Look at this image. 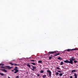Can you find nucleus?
Masks as SVG:
<instances>
[{"label":"nucleus","mask_w":78,"mask_h":78,"mask_svg":"<svg viewBox=\"0 0 78 78\" xmlns=\"http://www.w3.org/2000/svg\"><path fill=\"white\" fill-rule=\"evenodd\" d=\"M15 69H14V70L15 71V72H14V73H17L18 72V69H18V68L17 66H16L15 67Z\"/></svg>","instance_id":"f03ea898"},{"label":"nucleus","mask_w":78,"mask_h":78,"mask_svg":"<svg viewBox=\"0 0 78 78\" xmlns=\"http://www.w3.org/2000/svg\"><path fill=\"white\" fill-rule=\"evenodd\" d=\"M47 72H48L49 74V76L51 77V72L50 70H47Z\"/></svg>","instance_id":"7ed1b4c3"},{"label":"nucleus","mask_w":78,"mask_h":78,"mask_svg":"<svg viewBox=\"0 0 78 78\" xmlns=\"http://www.w3.org/2000/svg\"><path fill=\"white\" fill-rule=\"evenodd\" d=\"M26 73H28L27 72Z\"/></svg>","instance_id":"79ce46f5"},{"label":"nucleus","mask_w":78,"mask_h":78,"mask_svg":"<svg viewBox=\"0 0 78 78\" xmlns=\"http://www.w3.org/2000/svg\"><path fill=\"white\" fill-rule=\"evenodd\" d=\"M12 72H14V70H12Z\"/></svg>","instance_id":"e433bc0d"},{"label":"nucleus","mask_w":78,"mask_h":78,"mask_svg":"<svg viewBox=\"0 0 78 78\" xmlns=\"http://www.w3.org/2000/svg\"><path fill=\"white\" fill-rule=\"evenodd\" d=\"M75 50H76V49H67L65 50V51H67L69 52L70 51H73Z\"/></svg>","instance_id":"423d86ee"},{"label":"nucleus","mask_w":78,"mask_h":78,"mask_svg":"<svg viewBox=\"0 0 78 78\" xmlns=\"http://www.w3.org/2000/svg\"><path fill=\"white\" fill-rule=\"evenodd\" d=\"M30 64H33L34 66H36V64L35 63H30Z\"/></svg>","instance_id":"9b49d317"},{"label":"nucleus","mask_w":78,"mask_h":78,"mask_svg":"<svg viewBox=\"0 0 78 78\" xmlns=\"http://www.w3.org/2000/svg\"><path fill=\"white\" fill-rule=\"evenodd\" d=\"M46 76H47L46 75H44L42 77L43 78H45Z\"/></svg>","instance_id":"ddd939ff"},{"label":"nucleus","mask_w":78,"mask_h":78,"mask_svg":"<svg viewBox=\"0 0 78 78\" xmlns=\"http://www.w3.org/2000/svg\"><path fill=\"white\" fill-rule=\"evenodd\" d=\"M62 67H63V66H62Z\"/></svg>","instance_id":"ea45409f"},{"label":"nucleus","mask_w":78,"mask_h":78,"mask_svg":"<svg viewBox=\"0 0 78 78\" xmlns=\"http://www.w3.org/2000/svg\"><path fill=\"white\" fill-rule=\"evenodd\" d=\"M60 55V53H57V54L55 55V56H57L58 55Z\"/></svg>","instance_id":"f8f14e48"},{"label":"nucleus","mask_w":78,"mask_h":78,"mask_svg":"<svg viewBox=\"0 0 78 78\" xmlns=\"http://www.w3.org/2000/svg\"><path fill=\"white\" fill-rule=\"evenodd\" d=\"M12 67H10V66H4V69H11Z\"/></svg>","instance_id":"20e7f679"},{"label":"nucleus","mask_w":78,"mask_h":78,"mask_svg":"<svg viewBox=\"0 0 78 78\" xmlns=\"http://www.w3.org/2000/svg\"><path fill=\"white\" fill-rule=\"evenodd\" d=\"M32 70H33V71H35L34 69H32Z\"/></svg>","instance_id":"7c9ffc66"},{"label":"nucleus","mask_w":78,"mask_h":78,"mask_svg":"<svg viewBox=\"0 0 78 78\" xmlns=\"http://www.w3.org/2000/svg\"><path fill=\"white\" fill-rule=\"evenodd\" d=\"M63 74L62 73H60L59 75V76H62Z\"/></svg>","instance_id":"2eb2a0df"},{"label":"nucleus","mask_w":78,"mask_h":78,"mask_svg":"<svg viewBox=\"0 0 78 78\" xmlns=\"http://www.w3.org/2000/svg\"><path fill=\"white\" fill-rule=\"evenodd\" d=\"M16 78H19V76H16Z\"/></svg>","instance_id":"f704fd0d"},{"label":"nucleus","mask_w":78,"mask_h":78,"mask_svg":"<svg viewBox=\"0 0 78 78\" xmlns=\"http://www.w3.org/2000/svg\"><path fill=\"white\" fill-rule=\"evenodd\" d=\"M30 61L34 62V61H36V60H30Z\"/></svg>","instance_id":"aec40b11"},{"label":"nucleus","mask_w":78,"mask_h":78,"mask_svg":"<svg viewBox=\"0 0 78 78\" xmlns=\"http://www.w3.org/2000/svg\"><path fill=\"white\" fill-rule=\"evenodd\" d=\"M58 72H59L60 73H61V71H58Z\"/></svg>","instance_id":"2f4dec72"},{"label":"nucleus","mask_w":78,"mask_h":78,"mask_svg":"<svg viewBox=\"0 0 78 78\" xmlns=\"http://www.w3.org/2000/svg\"><path fill=\"white\" fill-rule=\"evenodd\" d=\"M0 75H2V76H3V75H4V74L1 73H0Z\"/></svg>","instance_id":"b1692460"},{"label":"nucleus","mask_w":78,"mask_h":78,"mask_svg":"<svg viewBox=\"0 0 78 78\" xmlns=\"http://www.w3.org/2000/svg\"><path fill=\"white\" fill-rule=\"evenodd\" d=\"M56 53V51L49 52L48 53V55H50V54H51L52 53Z\"/></svg>","instance_id":"39448f33"},{"label":"nucleus","mask_w":78,"mask_h":78,"mask_svg":"<svg viewBox=\"0 0 78 78\" xmlns=\"http://www.w3.org/2000/svg\"><path fill=\"white\" fill-rule=\"evenodd\" d=\"M73 78V76H70V78Z\"/></svg>","instance_id":"473e14b6"},{"label":"nucleus","mask_w":78,"mask_h":78,"mask_svg":"<svg viewBox=\"0 0 78 78\" xmlns=\"http://www.w3.org/2000/svg\"><path fill=\"white\" fill-rule=\"evenodd\" d=\"M51 58H52V57H49V59H51Z\"/></svg>","instance_id":"bb28decb"},{"label":"nucleus","mask_w":78,"mask_h":78,"mask_svg":"<svg viewBox=\"0 0 78 78\" xmlns=\"http://www.w3.org/2000/svg\"><path fill=\"white\" fill-rule=\"evenodd\" d=\"M74 63H76L77 62H78V61H74Z\"/></svg>","instance_id":"a878e982"},{"label":"nucleus","mask_w":78,"mask_h":78,"mask_svg":"<svg viewBox=\"0 0 78 78\" xmlns=\"http://www.w3.org/2000/svg\"><path fill=\"white\" fill-rule=\"evenodd\" d=\"M58 74H59V73L58 72L56 73V75H58Z\"/></svg>","instance_id":"cd10ccee"},{"label":"nucleus","mask_w":78,"mask_h":78,"mask_svg":"<svg viewBox=\"0 0 78 78\" xmlns=\"http://www.w3.org/2000/svg\"><path fill=\"white\" fill-rule=\"evenodd\" d=\"M57 69H60V68H59V67H57Z\"/></svg>","instance_id":"c756f323"},{"label":"nucleus","mask_w":78,"mask_h":78,"mask_svg":"<svg viewBox=\"0 0 78 78\" xmlns=\"http://www.w3.org/2000/svg\"><path fill=\"white\" fill-rule=\"evenodd\" d=\"M0 66H5V65L4 64H0Z\"/></svg>","instance_id":"a211bd4d"},{"label":"nucleus","mask_w":78,"mask_h":78,"mask_svg":"<svg viewBox=\"0 0 78 78\" xmlns=\"http://www.w3.org/2000/svg\"><path fill=\"white\" fill-rule=\"evenodd\" d=\"M63 69H65V68H64V67H63Z\"/></svg>","instance_id":"a19ab883"},{"label":"nucleus","mask_w":78,"mask_h":78,"mask_svg":"<svg viewBox=\"0 0 78 78\" xmlns=\"http://www.w3.org/2000/svg\"><path fill=\"white\" fill-rule=\"evenodd\" d=\"M33 69H36V67H35V66H33L32 67Z\"/></svg>","instance_id":"dca6fc26"},{"label":"nucleus","mask_w":78,"mask_h":78,"mask_svg":"<svg viewBox=\"0 0 78 78\" xmlns=\"http://www.w3.org/2000/svg\"><path fill=\"white\" fill-rule=\"evenodd\" d=\"M75 49H78V48H75Z\"/></svg>","instance_id":"58836bf2"},{"label":"nucleus","mask_w":78,"mask_h":78,"mask_svg":"<svg viewBox=\"0 0 78 78\" xmlns=\"http://www.w3.org/2000/svg\"><path fill=\"white\" fill-rule=\"evenodd\" d=\"M1 70H2V71L3 72H7V71H6V70H5V69H2Z\"/></svg>","instance_id":"1a4fd4ad"},{"label":"nucleus","mask_w":78,"mask_h":78,"mask_svg":"<svg viewBox=\"0 0 78 78\" xmlns=\"http://www.w3.org/2000/svg\"><path fill=\"white\" fill-rule=\"evenodd\" d=\"M37 76H40V75H39V74H37Z\"/></svg>","instance_id":"72a5a7b5"},{"label":"nucleus","mask_w":78,"mask_h":78,"mask_svg":"<svg viewBox=\"0 0 78 78\" xmlns=\"http://www.w3.org/2000/svg\"><path fill=\"white\" fill-rule=\"evenodd\" d=\"M74 76H75V78H77V75L76 73H74Z\"/></svg>","instance_id":"6e6552de"},{"label":"nucleus","mask_w":78,"mask_h":78,"mask_svg":"<svg viewBox=\"0 0 78 78\" xmlns=\"http://www.w3.org/2000/svg\"><path fill=\"white\" fill-rule=\"evenodd\" d=\"M51 57H53V55H51Z\"/></svg>","instance_id":"c9c22d12"},{"label":"nucleus","mask_w":78,"mask_h":78,"mask_svg":"<svg viewBox=\"0 0 78 78\" xmlns=\"http://www.w3.org/2000/svg\"><path fill=\"white\" fill-rule=\"evenodd\" d=\"M27 67H31V65H30L29 64H28L27 65Z\"/></svg>","instance_id":"4468645a"},{"label":"nucleus","mask_w":78,"mask_h":78,"mask_svg":"<svg viewBox=\"0 0 78 78\" xmlns=\"http://www.w3.org/2000/svg\"><path fill=\"white\" fill-rule=\"evenodd\" d=\"M72 73H73V72H76V71H75V70H72Z\"/></svg>","instance_id":"f3484780"},{"label":"nucleus","mask_w":78,"mask_h":78,"mask_svg":"<svg viewBox=\"0 0 78 78\" xmlns=\"http://www.w3.org/2000/svg\"><path fill=\"white\" fill-rule=\"evenodd\" d=\"M58 59H59V60H62V58H61V57H58L57 58Z\"/></svg>","instance_id":"9d476101"},{"label":"nucleus","mask_w":78,"mask_h":78,"mask_svg":"<svg viewBox=\"0 0 78 78\" xmlns=\"http://www.w3.org/2000/svg\"><path fill=\"white\" fill-rule=\"evenodd\" d=\"M70 59H74L73 60V61H75L76 59H75V57H72Z\"/></svg>","instance_id":"0eeeda50"},{"label":"nucleus","mask_w":78,"mask_h":78,"mask_svg":"<svg viewBox=\"0 0 78 78\" xmlns=\"http://www.w3.org/2000/svg\"><path fill=\"white\" fill-rule=\"evenodd\" d=\"M38 63H42V61H38Z\"/></svg>","instance_id":"412c9836"},{"label":"nucleus","mask_w":78,"mask_h":78,"mask_svg":"<svg viewBox=\"0 0 78 78\" xmlns=\"http://www.w3.org/2000/svg\"><path fill=\"white\" fill-rule=\"evenodd\" d=\"M63 64V62H61V65H62Z\"/></svg>","instance_id":"393cba45"},{"label":"nucleus","mask_w":78,"mask_h":78,"mask_svg":"<svg viewBox=\"0 0 78 78\" xmlns=\"http://www.w3.org/2000/svg\"><path fill=\"white\" fill-rule=\"evenodd\" d=\"M73 60H74L73 59H70V61L68 60H66L64 61L65 63H69L71 64H73Z\"/></svg>","instance_id":"f257e3e1"},{"label":"nucleus","mask_w":78,"mask_h":78,"mask_svg":"<svg viewBox=\"0 0 78 78\" xmlns=\"http://www.w3.org/2000/svg\"><path fill=\"white\" fill-rule=\"evenodd\" d=\"M10 64H11L12 66H14V64L12 63H10Z\"/></svg>","instance_id":"6ab92c4d"},{"label":"nucleus","mask_w":78,"mask_h":78,"mask_svg":"<svg viewBox=\"0 0 78 78\" xmlns=\"http://www.w3.org/2000/svg\"><path fill=\"white\" fill-rule=\"evenodd\" d=\"M40 73H44V71H41L40 72Z\"/></svg>","instance_id":"4be33fe9"},{"label":"nucleus","mask_w":78,"mask_h":78,"mask_svg":"<svg viewBox=\"0 0 78 78\" xmlns=\"http://www.w3.org/2000/svg\"><path fill=\"white\" fill-rule=\"evenodd\" d=\"M18 65L16 64H14L13 66H17Z\"/></svg>","instance_id":"c85d7f7f"},{"label":"nucleus","mask_w":78,"mask_h":78,"mask_svg":"<svg viewBox=\"0 0 78 78\" xmlns=\"http://www.w3.org/2000/svg\"><path fill=\"white\" fill-rule=\"evenodd\" d=\"M4 66H1L0 67L1 68V69H4Z\"/></svg>","instance_id":"5701e85b"},{"label":"nucleus","mask_w":78,"mask_h":78,"mask_svg":"<svg viewBox=\"0 0 78 78\" xmlns=\"http://www.w3.org/2000/svg\"><path fill=\"white\" fill-rule=\"evenodd\" d=\"M8 78H11L10 77H8Z\"/></svg>","instance_id":"4c0bfd02"}]
</instances>
